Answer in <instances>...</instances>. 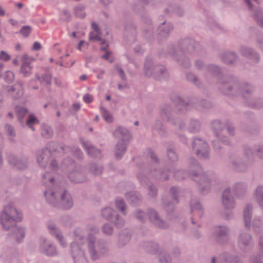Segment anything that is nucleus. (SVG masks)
Here are the masks:
<instances>
[{
	"instance_id": "obj_36",
	"label": "nucleus",
	"mask_w": 263,
	"mask_h": 263,
	"mask_svg": "<svg viewBox=\"0 0 263 263\" xmlns=\"http://www.w3.org/2000/svg\"><path fill=\"white\" fill-rule=\"evenodd\" d=\"M141 17L146 21L149 26L148 29L144 30L143 36L147 41H151L154 39V31L152 26L151 20L146 16H145L143 14L141 15Z\"/></svg>"
},
{
	"instance_id": "obj_42",
	"label": "nucleus",
	"mask_w": 263,
	"mask_h": 263,
	"mask_svg": "<svg viewBox=\"0 0 263 263\" xmlns=\"http://www.w3.org/2000/svg\"><path fill=\"white\" fill-rule=\"evenodd\" d=\"M59 147L62 150V152L65 153L66 152L65 149H67L69 150V147L65 145V144H60L58 142L55 141H50L48 143L47 147L51 154V152L59 151Z\"/></svg>"
},
{
	"instance_id": "obj_52",
	"label": "nucleus",
	"mask_w": 263,
	"mask_h": 263,
	"mask_svg": "<svg viewBox=\"0 0 263 263\" xmlns=\"http://www.w3.org/2000/svg\"><path fill=\"white\" fill-rule=\"evenodd\" d=\"M16 112L18 120L21 124H23L24 116L28 112L27 109L24 107H17Z\"/></svg>"
},
{
	"instance_id": "obj_63",
	"label": "nucleus",
	"mask_w": 263,
	"mask_h": 263,
	"mask_svg": "<svg viewBox=\"0 0 263 263\" xmlns=\"http://www.w3.org/2000/svg\"><path fill=\"white\" fill-rule=\"evenodd\" d=\"M74 13L76 17L80 18H83L85 17L86 14L84 12V7L82 5L74 8Z\"/></svg>"
},
{
	"instance_id": "obj_43",
	"label": "nucleus",
	"mask_w": 263,
	"mask_h": 263,
	"mask_svg": "<svg viewBox=\"0 0 263 263\" xmlns=\"http://www.w3.org/2000/svg\"><path fill=\"white\" fill-rule=\"evenodd\" d=\"M89 172L95 176H99L102 174L104 167L101 164L92 162L88 165Z\"/></svg>"
},
{
	"instance_id": "obj_32",
	"label": "nucleus",
	"mask_w": 263,
	"mask_h": 263,
	"mask_svg": "<svg viewBox=\"0 0 263 263\" xmlns=\"http://www.w3.org/2000/svg\"><path fill=\"white\" fill-rule=\"evenodd\" d=\"M114 136L119 139V141L128 142L131 138L129 131L123 127H119L114 132Z\"/></svg>"
},
{
	"instance_id": "obj_6",
	"label": "nucleus",
	"mask_w": 263,
	"mask_h": 263,
	"mask_svg": "<svg viewBox=\"0 0 263 263\" xmlns=\"http://www.w3.org/2000/svg\"><path fill=\"white\" fill-rule=\"evenodd\" d=\"M190 170V175L192 179L198 183L200 193L206 194L210 187V180L198 162L194 158L191 157L188 160Z\"/></svg>"
},
{
	"instance_id": "obj_8",
	"label": "nucleus",
	"mask_w": 263,
	"mask_h": 263,
	"mask_svg": "<svg viewBox=\"0 0 263 263\" xmlns=\"http://www.w3.org/2000/svg\"><path fill=\"white\" fill-rule=\"evenodd\" d=\"M176 99V101L178 103L176 109L179 114L185 113L191 107H194L197 110H202L209 109L212 106V103L206 99L199 100L196 98H192L190 99L188 101H185L181 97H177Z\"/></svg>"
},
{
	"instance_id": "obj_59",
	"label": "nucleus",
	"mask_w": 263,
	"mask_h": 263,
	"mask_svg": "<svg viewBox=\"0 0 263 263\" xmlns=\"http://www.w3.org/2000/svg\"><path fill=\"white\" fill-rule=\"evenodd\" d=\"M148 195L153 198H156L158 194V189L155 185L152 182L147 186Z\"/></svg>"
},
{
	"instance_id": "obj_30",
	"label": "nucleus",
	"mask_w": 263,
	"mask_h": 263,
	"mask_svg": "<svg viewBox=\"0 0 263 263\" xmlns=\"http://www.w3.org/2000/svg\"><path fill=\"white\" fill-rule=\"evenodd\" d=\"M127 142L119 141L116 144L115 157L116 160H120L127 150Z\"/></svg>"
},
{
	"instance_id": "obj_64",
	"label": "nucleus",
	"mask_w": 263,
	"mask_h": 263,
	"mask_svg": "<svg viewBox=\"0 0 263 263\" xmlns=\"http://www.w3.org/2000/svg\"><path fill=\"white\" fill-rule=\"evenodd\" d=\"M215 136L219 141L223 143L224 144L227 145H231V142L229 139L226 136L223 135L221 133L216 134Z\"/></svg>"
},
{
	"instance_id": "obj_28",
	"label": "nucleus",
	"mask_w": 263,
	"mask_h": 263,
	"mask_svg": "<svg viewBox=\"0 0 263 263\" xmlns=\"http://www.w3.org/2000/svg\"><path fill=\"white\" fill-rule=\"evenodd\" d=\"M47 227L50 233L59 240L62 247H65L66 242L64 240L62 233L55 224L53 222H49Z\"/></svg>"
},
{
	"instance_id": "obj_34",
	"label": "nucleus",
	"mask_w": 263,
	"mask_h": 263,
	"mask_svg": "<svg viewBox=\"0 0 263 263\" xmlns=\"http://www.w3.org/2000/svg\"><path fill=\"white\" fill-rule=\"evenodd\" d=\"M252 207L251 205L248 204L243 210V220L245 227L250 229L252 223Z\"/></svg>"
},
{
	"instance_id": "obj_37",
	"label": "nucleus",
	"mask_w": 263,
	"mask_h": 263,
	"mask_svg": "<svg viewBox=\"0 0 263 263\" xmlns=\"http://www.w3.org/2000/svg\"><path fill=\"white\" fill-rule=\"evenodd\" d=\"M201 129V123L197 119L192 118L190 119L188 125L187 130L192 134H196L200 131Z\"/></svg>"
},
{
	"instance_id": "obj_12",
	"label": "nucleus",
	"mask_w": 263,
	"mask_h": 263,
	"mask_svg": "<svg viewBox=\"0 0 263 263\" xmlns=\"http://www.w3.org/2000/svg\"><path fill=\"white\" fill-rule=\"evenodd\" d=\"M69 252L74 263H88L82 246L77 242L73 241L70 243Z\"/></svg>"
},
{
	"instance_id": "obj_11",
	"label": "nucleus",
	"mask_w": 263,
	"mask_h": 263,
	"mask_svg": "<svg viewBox=\"0 0 263 263\" xmlns=\"http://www.w3.org/2000/svg\"><path fill=\"white\" fill-rule=\"evenodd\" d=\"M230 232L229 228L226 225L215 226L212 234L213 239L218 245H226L229 241Z\"/></svg>"
},
{
	"instance_id": "obj_4",
	"label": "nucleus",
	"mask_w": 263,
	"mask_h": 263,
	"mask_svg": "<svg viewBox=\"0 0 263 263\" xmlns=\"http://www.w3.org/2000/svg\"><path fill=\"white\" fill-rule=\"evenodd\" d=\"M46 202L51 206L62 210H69L73 205L70 193L64 189L44 192Z\"/></svg>"
},
{
	"instance_id": "obj_44",
	"label": "nucleus",
	"mask_w": 263,
	"mask_h": 263,
	"mask_svg": "<svg viewBox=\"0 0 263 263\" xmlns=\"http://www.w3.org/2000/svg\"><path fill=\"white\" fill-rule=\"evenodd\" d=\"M243 156H241L247 161L253 164L254 161V158L252 149L248 145H244L243 147Z\"/></svg>"
},
{
	"instance_id": "obj_60",
	"label": "nucleus",
	"mask_w": 263,
	"mask_h": 263,
	"mask_svg": "<svg viewBox=\"0 0 263 263\" xmlns=\"http://www.w3.org/2000/svg\"><path fill=\"white\" fill-rule=\"evenodd\" d=\"M100 111L104 119L108 123L112 122V117L109 114L108 110L103 106H100Z\"/></svg>"
},
{
	"instance_id": "obj_54",
	"label": "nucleus",
	"mask_w": 263,
	"mask_h": 263,
	"mask_svg": "<svg viewBox=\"0 0 263 263\" xmlns=\"http://www.w3.org/2000/svg\"><path fill=\"white\" fill-rule=\"evenodd\" d=\"M137 177L140 184L143 186L146 187L151 183L149 179L143 173H138Z\"/></svg>"
},
{
	"instance_id": "obj_35",
	"label": "nucleus",
	"mask_w": 263,
	"mask_h": 263,
	"mask_svg": "<svg viewBox=\"0 0 263 263\" xmlns=\"http://www.w3.org/2000/svg\"><path fill=\"white\" fill-rule=\"evenodd\" d=\"M142 248L147 253L156 254L159 251V245L154 241H145L142 244Z\"/></svg>"
},
{
	"instance_id": "obj_39",
	"label": "nucleus",
	"mask_w": 263,
	"mask_h": 263,
	"mask_svg": "<svg viewBox=\"0 0 263 263\" xmlns=\"http://www.w3.org/2000/svg\"><path fill=\"white\" fill-rule=\"evenodd\" d=\"M126 197L128 203L133 206H136L141 202V195L134 192L127 193Z\"/></svg>"
},
{
	"instance_id": "obj_24",
	"label": "nucleus",
	"mask_w": 263,
	"mask_h": 263,
	"mask_svg": "<svg viewBox=\"0 0 263 263\" xmlns=\"http://www.w3.org/2000/svg\"><path fill=\"white\" fill-rule=\"evenodd\" d=\"M51 156L48 148H44L39 151L36 154L37 162L41 167H46Z\"/></svg>"
},
{
	"instance_id": "obj_20",
	"label": "nucleus",
	"mask_w": 263,
	"mask_h": 263,
	"mask_svg": "<svg viewBox=\"0 0 263 263\" xmlns=\"http://www.w3.org/2000/svg\"><path fill=\"white\" fill-rule=\"evenodd\" d=\"M238 243L239 248L243 252H248L253 247L252 236L247 233H242L239 235Z\"/></svg>"
},
{
	"instance_id": "obj_5",
	"label": "nucleus",
	"mask_w": 263,
	"mask_h": 263,
	"mask_svg": "<svg viewBox=\"0 0 263 263\" xmlns=\"http://www.w3.org/2000/svg\"><path fill=\"white\" fill-rule=\"evenodd\" d=\"M91 234L89 235L87 239V246L88 251L93 260H96L100 258V256H106L109 254V249L106 241L103 239H99L96 241V238L92 234H98L99 228L96 226L90 228Z\"/></svg>"
},
{
	"instance_id": "obj_38",
	"label": "nucleus",
	"mask_w": 263,
	"mask_h": 263,
	"mask_svg": "<svg viewBox=\"0 0 263 263\" xmlns=\"http://www.w3.org/2000/svg\"><path fill=\"white\" fill-rule=\"evenodd\" d=\"M125 39L133 42L135 41L136 29L135 26L131 24H127L125 27Z\"/></svg>"
},
{
	"instance_id": "obj_33",
	"label": "nucleus",
	"mask_w": 263,
	"mask_h": 263,
	"mask_svg": "<svg viewBox=\"0 0 263 263\" xmlns=\"http://www.w3.org/2000/svg\"><path fill=\"white\" fill-rule=\"evenodd\" d=\"M219 260L227 263H243L241 257L238 255H231L228 252H223L219 255Z\"/></svg>"
},
{
	"instance_id": "obj_57",
	"label": "nucleus",
	"mask_w": 263,
	"mask_h": 263,
	"mask_svg": "<svg viewBox=\"0 0 263 263\" xmlns=\"http://www.w3.org/2000/svg\"><path fill=\"white\" fill-rule=\"evenodd\" d=\"M181 193L180 188L173 186L170 190V193L172 196V198L175 201L176 203L179 202L178 195Z\"/></svg>"
},
{
	"instance_id": "obj_31",
	"label": "nucleus",
	"mask_w": 263,
	"mask_h": 263,
	"mask_svg": "<svg viewBox=\"0 0 263 263\" xmlns=\"http://www.w3.org/2000/svg\"><path fill=\"white\" fill-rule=\"evenodd\" d=\"M233 192L238 198L243 197L247 193V185L243 182H238L234 184Z\"/></svg>"
},
{
	"instance_id": "obj_10",
	"label": "nucleus",
	"mask_w": 263,
	"mask_h": 263,
	"mask_svg": "<svg viewBox=\"0 0 263 263\" xmlns=\"http://www.w3.org/2000/svg\"><path fill=\"white\" fill-rule=\"evenodd\" d=\"M195 154L202 160H209L210 157V148L206 142L200 138H195L192 142Z\"/></svg>"
},
{
	"instance_id": "obj_49",
	"label": "nucleus",
	"mask_w": 263,
	"mask_h": 263,
	"mask_svg": "<svg viewBox=\"0 0 263 263\" xmlns=\"http://www.w3.org/2000/svg\"><path fill=\"white\" fill-rule=\"evenodd\" d=\"M154 128L156 129L158 134L161 136L165 137L167 135L165 127L162 122L160 120H157L154 124Z\"/></svg>"
},
{
	"instance_id": "obj_29",
	"label": "nucleus",
	"mask_w": 263,
	"mask_h": 263,
	"mask_svg": "<svg viewBox=\"0 0 263 263\" xmlns=\"http://www.w3.org/2000/svg\"><path fill=\"white\" fill-rule=\"evenodd\" d=\"M220 57L221 61L228 65L234 64L239 58L236 53L231 51H224Z\"/></svg>"
},
{
	"instance_id": "obj_45",
	"label": "nucleus",
	"mask_w": 263,
	"mask_h": 263,
	"mask_svg": "<svg viewBox=\"0 0 263 263\" xmlns=\"http://www.w3.org/2000/svg\"><path fill=\"white\" fill-rule=\"evenodd\" d=\"M253 17L257 25L263 28V11L260 8H256L254 10Z\"/></svg>"
},
{
	"instance_id": "obj_21",
	"label": "nucleus",
	"mask_w": 263,
	"mask_h": 263,
	"mask_svg": "<svg viewBox=\"0 0 263 263\" xmlns=\"http://www.w3.org/2000/svg\"><path fill=\"white\" fill-rule=\"evenodd\" d=\"M3 89L8 92L13 99L17 100L24 95V90L21 83H17L12 86H4Z\"/></svg>"
},
{
	"instance_id": "obj_62",
	"label": "nucleus",
	"mask_w": 263,
	"mask_h": 263,
	"mask_svg": "<svg viewBox=\"0 0 263 263\" xmlns=\"http://www.w3.org/2000/svg\"><path fill=\"white\" fill-rule=\"evenodd\" d=\"M73 234L76 240L82 241L85 239V236L83 231L80 228L75 229L73 231Z\"/></svg>"
},
{
	"instance_id": "obj_58",
	"label": "nucleus",
	"mask_w": 263,
	"mask_h": 263,
	"mask_svg": "<svg viewBox=\"0 0 263 263\" xmlns=\"http://www.w3.org/2000/svg\"><path fill=\"white\" fill-rule=\"evenodd\" d=\"M186 79L189 82L197 86H199L200 85V82L198 78L192 72H187L186 73Z\"/></svg>"
},
{
	"instance_id": "obj_50",
	"label": "nucleus",
	"mask_w": 263,
	"mask_h": 263,
	"mask_svg": "<svg viewBox=\"0 0 263 263\" xmlns=\"http://www.w3.org/2000/svg\"><path fill=\"white\" fill-rule=\"evenodd\" d=\"M256 200L263 210V185H259L256 189Z\"/></svg>"
},
{
	"instance_id": "obj_9",
	"label": "nucleus",
	"mask_w": 263,
	"mask_h": 263,
	"mask_svg": "<svg viewBox=\"0 0 263 263\" xmlns=\"http://www.w3.org/2000/svg\"><path fill=\"white\" fill-rule=\"evenodd\" d=\"M144 74L149 77L153 75L154 78L158 81L167 80L169 77L167 70L162 65H154L152 59L147 58L144 63Z\"/></svg>"
},
{
	"instance_id": "obj_17",
	"label": "nucleus",
	"mask_w": 263,
	"mask_h": 263,
	"mask_svg": "<svg viewBox=\"0 0 263 263\" xmlns=\"http://www.w3.org/2000/svg\"><path fill=\"white\" fill-rule=\"evenodd\" d=\"M7 160L10 164L20 170H26L29 164L27 157L23 156L18 158L12 154L8 155Z\"/></svg>"
},
{
	"instance_id": "obj_1",
	"label": "nucleus",
	"mask_w": 263,
	"mask_h": 263,
	"mask_svg": "<svg viewBox=\"0 0 263 263\" xmlns=\"http://www.w3.org/2000/svg\"><path fill=\"white\" fill-rule=\"evenodd\" d=\"M218 89L223 95L232 98L241 96L247 102L252 100L254 88L250 84H242L237 78L232 75H223L217 82Z\"/></svg>"
},
{
	"instance_id": "obj_51",
	"label": "nucleus",
	"mask_w": 263,
	"mask_h": 263,
	"mask_svg": "<svg viewBox=\"0 0 263 263\" xmlns=\"http://www.w3.org/2000/svg\"><path fill=\"white\" fill-rule=\"evenodd\" d=\"M41 135L45 139H49L53 135V132L50 127L44 125L42 127Z\"/></svg>"
},
{
	"instance_id": "obj_55",
	"label": "nucleus",
	"mask_w": 263,
	"mask_h": 263,
	"mask_svg": "<svg viewBox=\"0 0 263 263\" xmlns=\"http://www.w3.org/2000/svg\"><path fill=\"white\" fill-rule=\"evenodd\" d=\"M102 233L107 236H110L112 235L114 232V229L112 226L108 223H104L101 228Z\"/></svg>"
},
{
	"instance_id": "obj_13",
	"label": "nucleus",
	"mask_w": 263,
	"mask_h": 263,
	"mask_svg": "<svg viewBox=\"0 0 263 263\" xmlns=\"http://www.w3.org/2000/svg\"><path fill=\"white\" fill-rule=\"evenodd\" d=\"M252 164L241 156H235L229 163V167L237 172H245Z\"/></svg>"
},
{
	"instance_id": "obj_41",
	"label": "nucleus",
	"mask_w": 263,
	"mask_h": 263,
	"mask_svg": "<svg viewBox=\"0 0 263 263\" xmlns=\"http://www.w3.org/2000/svg\"><path fill=\"white\" fill-rule=\"evenodd\" d=\"M82 144L89 156L93 158H100L101 157L100 150L97 149L92 145H88L85 142H83Z\"/></svg>"
},
{
	"instance_id": "obj_56",
	"label": "nucleus",
	"mask_w": 263,
	"mask_h": 263,
	"mask_svg": "<svg viewBox=\"0 0 263 263\" xmlns=\"http://www.w3.org/2000/svg\"><path fill=\"white\" fill-rule=\"evenodd\" d=\"M207 71L212 73L213 75H218L221 73V68L217 65L209 64L205 67Z\"/></svg>"
},
{
	"instance_id": "obj_46",
	"label": "nucleus",
	"mask_w": 263,
	"mask_h": 263,
	"mask_svg": "<svg viewBox=\"0 0 263 263\" xmlns=\"http://www.w3.org/2000/svg\"><path fill=\"white\" fill-rule=\"evenodd\" d=\"M211 126L215 136L216 134L221 133L224 128V125L218 119L213 120L211 123Z\"/></svg>"
},
{
	"instance_id": "obj_47",
	"label": "nucleus",
	"mask_w": 263,
	"mask_h": 263,
	"mask_svg": "<svg viewBox=\"0 0 263 263\" xmlns=\"http://www.w3.org/2000/svg\"><path fill=\"white\" fill-rule=\"evenodd\" d=\"M117 212L109 207H105L102 209L101 212V216L105 219L111 221Z\"/></svg>"
},
{
	"instance_id": "obj_61",
	"label": "nucleus",
	"mask_w": 263,
	"mask_h": 263,
	"mask_svg": "<svg viewBox=\"0 0 263 263\" xmlns=\"http://www.w3.org/2000/svg\"><path fill=\"white\" fill-rule=\"evenodd\" d=\"M160 263H171V258L170 254L166 252H161L159 254Z\"/></svg>"
},
{
	"instance_id": "obj_40",
	"label": "nucleus",
	"mask_w": 263,
	"mask_h": 263,
	"mask_svg": "<svg viewBox=\"0 0 263 263\" xmlns=\"http://www.w3.org/2000/svg\"><path fill=\"white\" fill-rule=\"evenodd\" d=\"M166 152L167 157L171 161L175 162L178 161V156L176 152L174 142L170 141L168 143Z\"/></svg>"
},
{
	"instance_id": "obj_19",
	"label": "nucleus",
	"mask_w": 263,
	"mask_h": 263,
	"mask_svg": "<svg viewBox=\"0 0 263 263\" xmlns=\"http://www.w3.org/2000/svg\"><path fill=\"white\" fill-rule=\"evenodd\" d=\"M173 29L174 27L171 23H166V20L160 22V25L157 28V36L158 40H162L167 38Z\"/></svg>"
},
{
	"instance_id": "obj_3",
	"label": "nucleus",
	"mask_w": 263,
	"mask_h": 263,
	"mask_svg": "<svg viewBox=\"0 0 263 263\" xmlns=\"http://www.w3.org/2000/svg\"><path fill=\"white\" fill-rule=\"evenodd\" d=\"M203 49L202 47L196 41L191 38H185L178 42L177 45L174 44L167 46V53L179 65L183 68H189L191 64L189 58L184 52L192 53L199 52Z\"/></svg>"
},
{
	"instance_id": "obj_22",
	"label": "nucleus",
	"mask_w": 263,
	"mask_h": 263,
	"mask_svg": "<svg viewBox=\"0 0 263 263\" xmlns=\"http://www.w3.org/2000/svg\"><path fill=\"white\" fill-rule=\"evenodd\" d=\"M132 234L128 229H124L119 231L118 234L117 247L121 249L124 247L131 240Z\"/></svg>"
},
{
	"instance_id": "obj_27",
	"label": "nucleus",
	"mask_w": 263,
	"mask_h": 263,
	"mask_svg": "<svg viewBox=\"0 0 263 263\" xmlns=\"http://www.w3.org/2000/svg\"><path fill=\"white\" fill-rule=\"evenodd\" d=\"M40 251L48 256H53L57 254L55 247L45 239L40 244Z\"/></svg>"
},
{
	"instance_id": "obj_14",
	"label": "nucleus",
	"mask_w": 263,
	"mask_h": 263,
	"mask_svg": "<svg viewBox=\"0 0 263 263\" xmlns=\"http://www.w3.org/2000/svg\"><path fill=\"white\" fill-rule=\"evenodd\" d=\"M70 181L74 183H82L88 180L86 172L82 166H77L68 174Z\"/></svg>"
},
{
	"instance_id": "obj_16",
	"label": "nucleus",
	"mask_w": 263,
	"mask_h": 263,
	"mask_svg": "<svg viewBox=\"0 0 263 263\" xmlns=\"http://www.w3.org/2000/svg\"><path fill=\"white\" fill-rule=\"evenodd\" d=\"M239 51L242 57L249 59L254 64H257L260 61L259 53L252 48L246 46H241Z\"/></svg>"
},
{
	"instance_id": "obj_53",
	"label": "nucleus",
	"mask_w": 263,
	"mask_h": 263,
	"mask_svg": "<svg viewBox=\"0 0 263 263\" xmlns=\"http://www.w3.org/2000/svg\"><path fill=\"white\" fill-rule=\"evenodd\" d=\"M114 223L117 228H120L124 226V221L121 216L117 212L110 221Z\"/></svg>"
},
{
	"instance_id": "obj_2",
	"label": "nucleus",
	"mask_w": 263,
	"mask_h": 263,
	"mask_svg": "<svg viewBox=\"0 0 263 263\" xmlns=\"http://www.w3.org/2000/svg\"><path fill=\"white\" fill-rule=\"evenodd\" d=\"M22 218V214L11 204L6 205L0 215L3 227L6 231H11L7 234L8 237L18 243L22 242L26 234L24 228L16 226L17 222L21 221Z\"/></svg>"
},
{
	"instance_id": "obj_7",
	"label": "nucleus",
	"mask_w": 263,
	"mask_h": 263,
	"mask_svg": "<svg viewBox=\"0 0 263 263\" xmlns=\"http://www.w3.org/2000/svg\"><path fill=\"white\" fill-rule=\"evenodd\" d=\"M180 96H175L171 97V100L174 102L175 106L170 104H165L162 106L160 110V115L162 119L171 124L178 129L181 130L185 127V123L183 121L177 117H175L174 114L177 111V106L178 103L177 102L176 98Z\"/></svg>"
},
{
	"instance_id": "obj_25",
	"label": "nucleus",
	"mask_w": 263,
	"mask_h": 263,
	"mask_svg": "<svg viewBox=\"0 0 263 263\" xmlns=\"http://www.w3.org/2000/svg\"><path fill=\"white\" fill-rule=\"evenodd\" d=\"M259 251L256 253L251 255L249 258V263H263V236L258 239Z\"/></svg>"
},
{
	"instance_id": "obj_48",
	"label": "nucleus",
	"mask_w": 263,
	"mask_h": 263,
	"mask_svg": "<svg viewBox=\"0 0 263 263\" xmlns=\"http://www.w3.org/2000/svg\"><path fill=\"white\" fill-rule=\"evenodd\" d=\"M247 105L252 108L259 109L263 107V99L253 98L246 102Z\"/></svg>"
},
{
	"instance_id": "obj_23",
	"label": "nucleus",
	"mask_w": 263,
	"mask_h": 263,
	"mask_svg": "<svg viewBox=\"0 0 263 263\" xmlns=\"http://www.w3.org/2000/svg\"><path fill=\"white\" fill-rule=\"evenodd\" d=\"M161 200L163 209L166 212L168 218L171 220L175 219L177 217V214L175 211L174 203L166 198H162Z\"/></svg>"
},
{
	"instance_id": "obj_26",
	"label": "nucleus",
	"mask_w": 263,
	"mask_h": 263,
	"mask_svg": "<svg viewBox=\"0 0 263 263\" xmlns=\"http://www.w3.org/2000/svg\"><path fill=\"white\" fill-rule=\"evenodd\" d=\"M222 202L224 208L226 209H232L235 206V202L231 194V189L226 188L222 193Z\"/></svg>"
},
{
	"instance_id": "obj_15",
	"label": "nucleus",
	"mask_w": 263,
	"mask_h": 263,
	"mask_svg": "<svg viewBox=\"0 0 263 263\" xmlns=\"http://www.w3.org/2000/svg\"><path fill=\"white\" fill-rule=\"evenodd\" d=\"M172 169H157L156 166L149 165V168H146L144 172L149 173L157 180H167L169 179V174Z\"/></svg>"
},
{
	"instance_id": "obj_18",
	"label": "nucleus",
	"mask_w": 263,
	"mask_h": 263,
	"mask_svg": "<svg viewBox=\"0 0 263 263\" xmlns=\"http://www.w3.org/2000/svg\"><path fill=\"white\" fill-rule=\"evenodd\" d=\"M147 214L150 221L156 227L162 229L168 228V225L167 222L162 219L158 212L155 210L149 209L147 211Z\"/></svg>"
}]
</instances>
